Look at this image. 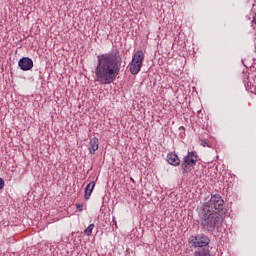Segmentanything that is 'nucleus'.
I'll use <instances>...</instances> for the list:
<instances>
[{"instance_id":"obj_1","label":"nucleus","mask_w":256,"mask_h":256,"mask_svg":"<svg viewBox=\"0 0 256 256\" xmlns=\"http://www.w3.org/2000/svg\"><path fill=\"white\" fill-rule=\"evenodd\" d=\"M97 65L94 71V81L99 85H111L121 71L123 59L119 51L115 50L109 53L97 56Z\"/></svg>"},{"instance_id":"obj_2","label":"nucleus","mask_w":256,"mask_h":256,"mask_svg":"<svg viewBox=\"0 0 256 256\" xmlns=\"http://www.w3.org/2000/svg\"><path fill=\"white\" fill-rule=\"evenodd\" d=\"M222 221L221 215L217 212H203L202 210L201 225L206 231H215Z\"/></svg>"},{"instance_id":"obj_3","label":"nucleus","mask_w":256,"mask_h":256,"mask_svg":"<svg viewBox=\"0 0 256 256\" xmlns=\"http://www.w3.org/2000/svg\"><path fill=\"white\" fill-rule=\"evenodd\" d=\"M225 201L219 194L211 196L210 200L203 205V213H225Z\"/></svg>"},{"instance_id":"obj_4","label":"nucleus","mask_w":256,"mask_h":256,"mask_svg":"<svg viewBox=\"0 0 256 256\" xmlns=\"http://www.w3.org/2000/svg\"><path fill=\"white\" fill-rule=\"evenodd\" d=\"M143 61H145V53L142 50L136 51L130 63V73L132 75H137L141 71Z\"/></svg>"},{"instance_id":"obj_5","label":"nucleus","mask_w":256,"mask_h":256,"mask_svg":"<svg viewBox=\"0 0 256 256\" xmlns=\"http://www.w3.org/2000/svg\"><path fill=\"white\" fill-rule=\"evenodd\" d=\"M197 152H188V154L184 157V160L182 162V169L184 173H189L193 167L197 165Z\"/></svg>"},{"instance_id":"obj_6","label":"nucleus","mask_w":256,"mask_h":256,"mask_svg":"<svg viewBox=\"0 0 256 256\" xmlns=\"http://www.w3.org/2000/svg\"><path fill=\"white\" fill-rule=\"evenodd\" d=\"M189 243L192 247L203 249V247H207L211 243V239L205 234H199L197 236H191Z\"/></svg>"},{"instance_id":"obj_7","label":"nucleus","mask_w":256,"mask_h":256,"mask_svg":"<svg viewBox=\"0 0 256 256\" xmlns=\"http://www.w3.org/2000/svg\"><path fill=\"white\" fill-rule=\"evenodd\" d=\"M18 67L22 71H31L33 69V60L29 57H23L19 60Z\"/></svg>"},{"instance_id":"obj_8","label":"nucleus","mask_w":256,"mask_h":256,"mask_svg":"<svg viewBox=\"0 0 256 256\" xmlns=\"http://www.w3.org/2000/svg\"><path fill=\"white\" fill-rule=\"evenodd\" d=\"M99 149V138L93 137L90 139L89 145H88V151L91 155H95V151Z\"/></svg>"},{"instance_id":"obj_9","label":"nucleus","mask_w":256,"mask_h":256,"mask_svg":"<svg viewBox=\"0 0 256 256\" xmlns=\"http://www.w3.org/2000/svg\"><path fill=\"white\" fill-rule=\"evenodd\" d=\"M167 162L169 163V165L177 167L178 165H180L181 160L179 159V156H177V154L171 152L167 155Z\"/></svg>"},{"instance_id":"obj_10","label":"nucleus","mask_w":256,"mask_h":256,"mask_svg":"<svg viewBox=\"0 0 256 256\" xmlns=\"http://www.w3.org/2000/svg\"><path fill=\"white\" fill-rule=\"evenodd\" d=\"M93 189H95V182L92 181L85 188L84 199H86V201H89V198L91 197V193H93Z\"/></svg>"},{"instance_id":"obj_11","label":"nucleus","mask_w":256,"mask_h":256,"mask_svg":"<svg viewBox=\"0 0 256 256\" xmlns=\"http://www.w3.org/2000/svg\"><path fill=\"white\" fill-rule=\"evenodd\" d=\"M194 256H211V250L207 248H200L194 252Z\"/></svg>"},{"instance_id":"obj_12","label":"nucleus","mask_w":256,"mask_h":256,"mask_svg":"<svg viewBox=\"0 0 256 256\" xmlns=\"http://www.w3.org/2000/svg\"><path fill=\"white\" fill-rule=\"evenodd\" d=\"M93 229H95V224H90L85 230L84 235H87V237H91L93 234Z\"/></svg>"},{"instance_id":"obj_13","label":"nucleus","mask_w":256,"mask_h":256,"mask_svg":"<svg viewBox=\"0 0 256 256\" xmlns=\"http://www.w3.org/2000/svg\"><path fill=\"white\" fill-rule=\"evenodd\" d=\"M200 145L202 147H209V142L207 140H200Z\"/></svg>"},{"instance_id":"obj_14","label":"nucleus","mask_w":256,"mask_h":256,"mask_svg":"<svg viewBox=\"0 0 256 256\" xmlns=\"http://www.w3.org/2000/svg\"><path fill=\"white\" fill-rule=\"evenodd\" d=\"M76 208H77V210L78 211H83V203H78V204H76Z\"/></svg>"},{"instance_id":"obj_15","label":"nucleus","mask_w":256,"mask_h":256,"mask_svg":"<svg viewBox=\"0 0 256 256\" xmlns=\"http://www.w3.org/2000/svg\"><path fill=\"white\" fill-rule=\"evenodd\" d=\"M5 187V180L3 178H0V191Z\"/></svg>"},{"instance_id":"obj_16","label":"nucleus","mask_w":256,"mask_h":256,"mask_svg":"<svg viewBox=\"0 0 256 256\" xmlns=\"http://www.w3.org/2000/svg\"><path fill=\"white\" fill-rule=\"evenodd\" d=\"M112 221H113V223H114V225H115V227L117 229V220L115 219V217H113Z\"/></svg>"}]
</instances>
